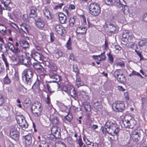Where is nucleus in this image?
I'll return each instance as SVG.
<instances>
[{
  "mask_svg": "<svg viewBox=\"0 0 147 147\" xmlns=\"http://www.w3.org/2000/svg\"><path fill=\"white\" fill-rule=\"evenodd\" d=\"M105 4L107 5H116L118 7H122V11L126 17L129 14V11L128 8L125 6V2L123 0H105Z\"/></svg>",
  "mask_w": 147,
  "mask_h": 147,
  "instance_id": "1",
  "label": "nucleus"
},
{
  "mask_svg": "<svg viewBox=\"0 0 147 147\" xmlns=\"http://www.w3.org/2000/svg\"><path fill=\"white\" fill-rule=\"evenodd\" d=\"M33 74V71L32 69L28 68L25 69L22 74L23 81L26 84L30 82Z\"/></svg>",
  "mask_w": 147,
  "mask_h": 147,
  "instance_id": "2",
  "label": "nucleus"
},
{
  "mask_svg": "<svg viewBox=\"0 0 147 147\" xmlns=\"http://www.w3.org/2000/svg\"><path fill=\"white\" fill-rule=\"evenodd\" d=\"M89 13L93 16L98 15L100 12L99 5L96 3H91L89 7Z\"/></svg>",
  "mask_w": 147,
  "mask_h": 147,
  "instance_id": "3",
  "label": "nucleus"
},
{
  "mask_svg": "<svg viewBox=\"0 0 147 147\" xmlns=\"http://www.w3.org/2000/svg\"><path fill=\"white\" fill-rule=\"evenodd\" d=\"M125 105L122 101H117L114 102L112 105V108L115 111L121 112L125 109Z\"/></svg>",
  "mask_w": 147,
  "mask_h": 147,
  "instance_id": "4",
  "label": "nucleus"
},
{
  "mask_svg": "<svg viewBox=\"0 0 147 147\" xmlns=\"http://www.w3.org/2000/svg\"><path fill=\"white\" fill-rule=\"evenodd\" d=\"M16 120L17 123L21 127L26 128L28 127V124L23 115H17L16 117Z\"/></svg>",
  "mask_w": 147,
  "mask_h": 147,
  "instance_id": "5",
  "label": "nucleus"
},
{
  "mask_svg": "<svg viewBox=\"0 0 147 147\" xmlns=\"http://www.w3.org/2000/svg\"><path fill=\"white\" fill-rule=\"evenodd\" d=\"M19 128L17 125L12 127L10 132L11 138L14 140H16L19 138Z\"/></svg>",
  "mask_w": 147,
  "mask_h": 147,
  "instance_id": "6",
  "label": "nucleus"
},
{
  "mask_svg": "<svg viewBox=\"0 0 147 147\" xmlns=\"http://www.w3.org/2000/svg\"><path fill=\"white\" fill-rule=\"evenodd\" d=\"M122 40L127 43H133L135 40L133 35H129L127 32H124L122 34Z\"/></svg>",
  "mask_w": 147,
  "mask_h": 147,
  "instance_id": "7",
  "label": "nucleus"
},
{
  "mask_svg": "<svg viewBox=\"0 0 147 147\" xmlns=\"http://www.w3.org/2000/svg\"><path fill=\"white\" fill-rule=\"evenodd\" d=\"M41 105L40 103L36 102L34 103L32 107L33 112L37 116L40 115V112L41 111Z\"/></svg>",
  "mask_w": 147,
  "mask_h": 147,
  "instance_id": "8",
  "label": "nucleus"
},
{
  "mask_svg": "<svg viewBox=\"0 0 147 147\" xmlns=\"http://www.w3.org/2000/svg\"><path fill=\"white\" fill-rule=\"evenodd\" d=\"M47 86L48 91L50 93H52L55 91H57L58 90H59V89L60 87L59 84L57 83L51 85L47 84Z\"/></svg>",
  "mask_w": 147,
  "mask_h": 147,
  "instance_id": "9",
  "label": "nucleus"
},
{
  "mask_svg": "<svg viewBox=\"0 0 147 147\" xmlns=\"http://www.w3.org/2000/svg\"><path fill=\"white\" fill-rule=\"evenodd\" d=\"M31 57L40 63L42 62V54L37 51L31 52L30 54Z\"/></svg>",
  "mask_w": 147,
  "mask_h": 147,
  "instance_id": "10",
  "label": "nucleus"
},
{
  "mask_svg": "<svg viewBox=\"0 0 147 147\" xmlns=\"http://www.w3.org/2000/svg\"><path fill=\"white\" fill-rule=\"evenodd\" d=\"M7 46L9 49L14 53L17 54L20 56H23L21 55V51L18 47L15 48L13 45L10 42H8L7 43Z\"/></svg>",
  "mask_w": 147,
  "mask_h": 147,
  "instance_id": "11",
  "label": "nucleus"
},
{
  "mask_svg": "<svg viewBox=\"0 0 147 147\" xmlns=\"http://www.w3.org/2000/svg\"><path fill=\"white\" fill-rule=\"evenodd\" d=\"M123 75V73L122 70L119 69H116L114 73V77L117 78V80L120 82H122L124 81V78Z\"/></svg>",
  "mask_w": 147,
  "mask_h": 147,
  "instance_id": "12",
  "label": "nucleus"
},
{
  "mask_svg": "<svg viewBox=\"0 0 147 147\" xmlns=\"http://www.w3.org/2000/svg\"><path fill=\"white\" fill-rule=\"evenodd\" d=\"M127 120H125L123 121L124 125L125 127L129 128L130 125H136V122L134 118L131 116H128Z\"/></svg>",
  "mask_w": 147,
  "mask_h": 147,
  "instance_id": "13",
  "label": "nucleus"
},
{
  "mask_svg": "<svg viewBox=\"0 0 147 147\" xmlns=\"http://www.w3.org/2000/svg\"><path fill=\"white\" fill-rule=\"evenodd\" d=\"M60 129L56 126H53L51 129L52 135L51 136H53L54 138H56L59 137L60 135Z\"/></svg>",
  "mask_w": 147,
  "mask_h": 147,
  "instance_id": "14",
  "label": "nucleus"
},
{
  "mask_svg": "<svg viewBox=\"0 0 147 147\" xmlns=\"http://www.w3.org/2000/svg\"><path fill=\"white\" fill-rule=\"evenodd\" d=\"M119 130L118 125L114 126L110 128H106V131L111 136H115L117 134Z\"/></svg>",
  "mask_w": 147,
  "mask_h": 147,
  "instance_id": "15",
  "label": "nucleus"
},
{
  "mask_svg": "<svg viewBox=\"0 0 147 147\" xmlns=\"http://www.w3.org/2000/svg\"><path fill=\"white\" fill-rule=\"evenodd\" d=\"M131 137L134 141L138 142L140 139V133L137 131H133L132 132Z\"/></svg>",
  "mask_w": 147,
  "mask_h": 147,
  "instance_id": "16",
  "label": "nucleus"
},
{
  "mask_svg": "<svg viewBox=\"0 0 147 147\" xmlns=\"http://www.w3.org/2000/svg\"><path fill=\"white\" fill-rule=\"evenodd\" d=\"M49 76L50 78L53 80V82H60L61 80L60 76L52 72H50Z\"/></svg>",
  "mask_w": 147,
  "mask_h": 147,
  "instance_id": "17",
  "label": "nucleus"
},
{
  "mask_svg": "<svg viewBox=\"0 0 147 147\" xmlns=\"http://www.w3.org/2000/svg\"><path fill=\"white\" fill-rule=\"evenodd\" d=\"M19 43L23 49L25 50L26 52L28 51L29 49L30 45L27 41L25 40H21L20 41Z\"/></svg>",
  "mask_w": 147,
  "mask_h": 147,
  "instance_id": "18",
  "label": "nucleus"
},
{
  "mask_svg": "<svg viewBox=\"0 0 147 147\" xmlns=\"http://www.w3.org/2000/svg\"><path fill=\"white\" fill-rule=\"evenodd\" d=\"M55 30L59 34L62 35L65 32L64 27L59 25H57L56 26Z\"/></svg>",
  "mask_w": 147,
  "mask_h": 147,
  "instance_id": "19",
  "label": "nucleus"
},
{
  "mask_svg": "<svg viewBox=\"0 0 147 147\" xmlns=\"http://www.w3.org/2000/svg\"><path fill=\"white\" fill-rule=\"evenodd\" d=\"M30 13L29 17L30 18L33 19L35 18L37 16L36 13L37 9L35 7L32 6L30 9Z\"/></svg>",
  "mask_w": 147,
  "mask_h": 147,
  "instance_id": "20",
  "label": "nucleus"
},
{
  "mask_svg": "<svg viewBox=\"0 0 147 147\" xmlns=\"http://www.w3.org/2000/svg\"><path fill=\"white\" fill-rule=\"evenodd\" d=\"M20 60L21 61L22 64L27 67H29L31 64L30 60L28 58L25 57H21Z\"/></svg>",
  "mask_w": 147,
  "mask_h": 147,
  "instance_id": "21",
  "label": "nucleus"
},
{
  "mask_svg": "<svg viewBox=\"0 0 147 147\" xmlns=\"http://www.w3.org/2000/svg\"><path fill=\"white\" fill-rule=\"evenodd\" d=\"M24 143L26 147H29L32 144V138L29 135H26L25 136Z\"/></svg>",
  "mask_w": 147,
  "mask_h": 147,
  "instance_id": "22",
  "label": "nucleus"
},
{
  "mask_svg": "<svg viewBox=\"0 0 147 147\" xmlns=\"http://www.w3.org/2000/svg\"><path fill=\"white\" fill-rule=\"evenodd\" d=\"M34 68L36 69L37 71L40 73L43 72L44 68L42 65L39 63H35L33 64Z\"/></svg>",
  "mask_w": 147,
  "mask_h": 147,
  "instance_id": "23",
  "label": "nucleus"
},
{
  "mask_svg": "<svg viewBox=\"0 0 147 147\" xmlns=\"http://www.w3.org/2000/svg\"><path fill=\"white\" fill-rule=\"evenodd\" d=\"M105 52L102 53L101 54L98 55H93V58L95 60H97L99 61H102L105 60L106 56L104 55Z\"/></svg>",
  "mask_w": 147,
  "mask_h": 147,
  "instance_id": "24",
  "label": "nucleus"
},
{
  "mask_svg": "<svg viewBox=\"0 0 147 147\" xmlns=\"http://www.w3.org/2000/svg\"><path fill=\"white\" fill-rule=\"evenodd\" d=\"M69 88L67 94L70 95L72 97H75L76 96V94L73 87L71 85H69Z\"/></svg>",
  "mask_w": 147,
  "mask_h": 147,
  "instance_id": "25",
  "label": "nucleus"
},
{
  "mask_svg": "<svg viewBox=\"0 0 147 147\" xmlns=\"http://www.w3.org/2000/svg\"><path fill=\"white\" fill-rule=\"evenodd\" d=\"M50 120L53 124L56 125L59 122L58 119L55 114L51 115H50Z\"/></svg>",
  "mask_w": 147,
  "mask_h": 147,
  "instance_id": "26",
  "label": "nucleus"
},
{
  "mask_svg": "<svg viewBox=\"0 0 147 147\" xmlns=\"http://www.w3.org/2000/svg\"><path fill=\"white\" fill-rule=\"evenodd\" d=\"M0 44V52H2L3 54L6 53L7 52V48L6 45L4 41L3 42H1Z\"/></svg>",
  "mask_w": 147,
  "mask_h": 147,
  "instance_id": "27",
  "label": "nucleus"
},
{
  "mask_svg": "<svg viewBox=\"0 0 147 147\" xmlns=\"http://www.w3.org/2000/svg\"><path fill=\"white\" fill-rule=\"evenodd\" d=\"M59 20L60 23L63 24L65 23L66 19V16L62 13H59Z\"/></svg>",
  "mask_w": 147,
  "mask_h": 147,
  "instance_id": "28",
  "label": "nucleus"
},
{
  "mask_svg": "<svg viewBox=\"0 0 147 147\" xmlns=\"http://www.w3.org/2000/svg\"><path fill=\"white\" fill-rule=\"evenodd\" d=\"M35 23L36 26L39 28H43L45 25L44 22L40 18L35 20Z\"/></svg>",
  "mask_w": 147,
  "mask_h": 147,
  "instance_id": "29",
  "label": "nucleus"
},
{
  "mask_svg": "<svg viewBox=\"0 0 147 147\" xmlns=\"http://www.w3.org/2000/svg\"><path fill=\"white\" fill-rule=\"evenodd\" d=\"M1 3L4 5L6 9L10 10V8L8 7L7 6L11 3L10 0H0Z\"/></svg>",
  "mask_w": 147,
  "mask_h": 147,
  "instance_id": "30",
  "label": "nucleus"
},
{
  "mask_svg": "<svg viewBox=\"0 0 147 147\" xmlns=\"http://www.w3.org/2000/svg\"><path fill=\"white\" fill-rule=\"evenodd\" d=\"M117 125V124H115V123H113L112 121H111L110 120H108L106 122L105 125V128L106 130V128H111V127H113L114 126H116Z\"/></svg>",
  "mask_w": 147,
  "mask_h": 147,
  "instance_id": "31",
  "label": "nucleus"
},
{
  "mask_svg": "<svg viewBox=\"0 0 147 147\" xmlns=\"http://www.w3.org/2000/svg\"><path fill=\"white\" fill-rule=\"evenodd\" d=\"M87 30L85 27H79L77 28L76 32L78 34H82L86 33Z\"/></svg>",
  "mask_w": 147,
  "mask_h": 147,
  "instance_id": "32",
  "label": "nucleus"
},
{
  "mask_svg": "<svg viewBox=\"0 0 147 147\" xmlns=\"http://www.w3.org/2000/svg\"><path fill=\"white\" fill-rule=\"evenodd\" d=\"M20 28L26 34H27L28 33V31L29 29V26L26 24H23L20 25Z\"/></svg>",
  "mask_w": 147,
  "mask_h": 147,
  "instance_id": "33",
  "label": "nucleus"
},
{
  "mask_svg": "<svg viewBox=\"0 0 147 147\" xmlns=\"http://www.w3.org/2000/svg\"><path fill=\"white\" fill-rule=\"evenodd\" d=\"M107 27L109 29V32L111 33L114 32L116 29V27L115 25L111 23H109Z\"/></svg>",
  "mask_w": 147,
  "mask_h": 147,
  "instance_id": "34",
  "label": "nucleus"
},
{
  "mask_svg": "<svg viewBox=\"0 0 147 147\" xmlns=\"http://www.w3.org/2000/svg\"><path fill=\"white\" fill-rule=\"evenodd\" d=\"M0 32L4 35H5L7 34V28L6 26L3 24H0Z\"/></svg>",
  "mask_w": 147,
  "mask_h": 147,
  "instance_id": "35",
  "label": "nucleus"
},
{
  "mask_svg": "<svg viewBox=\"0 0 147 147\" xmlns=\"http://www.w3.org/2000/svg\"><path fill=\"white\" fill-rule=\"evenodd\" d=\"M1 59L4 62L5 65V67L7 69H9V63L7 61V59L5 57L4 54H2L1 55Z\"/></svg>",
  "mask_w": 147,
  "mask_h": 147,
  "instance_id": "36",
  "label": "nucleus"
},
{
  "mask_svg": "<svg viewBox=\"0 0 147 147\" xmlns=\"http://www.w3.org/2000/svg\"><path fill=\"white\" fill-rule=\"evenodd\" d=\"M93 106L94 108L98 110L99 111L101 107V102H100L96 101L94 103Z\"/></svg>",
  "mask_w": 147,
  "mask_h": 147,
  "instance_id": "37",
  "label": "nucleus"
},
{
  "mask_svg": "<svg viewBox=\"0 0 147 147\" xmlns=\"http://www.w3.org/2000/svg\"><path fill=\"white\" fill-rule=\"evenodd\" d=\"M40 83L38 79H37L32 86V88L34 89H38L40 88Z\"/></svg>",
  "mask_w": 147,
  "mask_h": 147,
  "instance_id": "38",
  "label": "nucleus"
},
{
  "mask_svg": "<svg viewBox=\"0 0 147 147\" xmlns=\"http://www.w3.org/2000/svg\"><path fill=\"white\" fill-rule=\"evenodd\" d=\"M49 67L51 71V72H55L57 69V67L56 65L52 63L49 64Z\"/></svg>",
  "mask_w": 147,
  "mask_h": 147,
  "instance_id": "39",
  "label": "nucleus"
},
{
  "mask_svg": "<svg viewBox=\"0 0 147 147\" xmlns=\"http://www.w3.org/2000/svg\"><path fill=\"white\" fill-rule=\"evenodd\" d=\"M63 55V53L60 50L57 49L56 52L55 53V56L57 59L62 56Z\"/></svg>",
  "mask_w": 147,
  "mask_h": 147,
  "instance_id": "40",
  "label": "nucleus"
},
{
  "mask_svg": "<svg viewBox=\"0 0 147 147\" xmlns=\"http://www.w3.org/2000/svg\"><path fill=\"white\" fill-rule=\"evenodd\" d=\"M55 147H66L65 144L63 142L61 141L56 142Z\"/></svg>",
  "mask_w": 147,
  "mask_h": 147,
  "instance_id": "41",
  "label": "nucleus"
},
{
  "mask_svg": "<svg viewBox=\"0 0 147 147\" xmlns=\"http://www.w3.org/2000/svg\"><path fill=\"white\" fill-rule=\"evenodd\" d=\"M69 85H67L66 86H62L61 87L62 91L64 92L65 93L67 94L69 90Z\"/></svg>",
  "mask_w": 147,
  "mask_h": 147,
  "instance_id": "42",
  "label": "nucleus"
},
{
  "mask_svg": "<svg viewBox=\"0 0 147 147\" xmlns=\"http://www.w3.org/2000/svg\"><path fill=\"white\" fill-rule=\"evenodd\" d=\"M138 45L140 47L147 45V41L145 40H141L139 42Z\"/></svg>",
  "mask_w": 147,
  "mask_h": 147,
  "instance_id": "43",
  "label": "nucleus"
},
{
  "mask_svg": "<svg viewBox=\"0 0 147 147\" xmlns=\"http://www.w3.org/2000/svg\"><path fill=\"white\" fill-rule=\"evenodd\" d=\"M3 81L5 84H8L11 82V80L9 78L7 74L6 76L4 78Z\"/></svg>",
  "mask_w": 147,
  "mask_h": 147,
  "instance_id": "44",
  "label": "nucleus"
},
{
  "mask_svg": "<svg viewBox=\"0 0 147 147\" xmlns=\"http://www.w3.org/2000/svg\"><path fill=\"white\" fill-rule=\"evenodd\" d=\"M76 85L78 87L82 86L83 85V82L81 81L80 78L77 77L76 80Z\"/></svg>",
  "mask_w": 147,
  "mask_h": 147,
  "instance_id": "45",
  "label": "nucleus"
},
{
  "mask_svg": "<svg viewBox=\"0 0 147 147\" xmlns=\"http://www.w3.org/2000/svg\"><path fill=\"white\" fill-rule=\"evenodd\" d=\"M72 119V115L69 114L67 115L65 117L64 119L65 121H67L68 122H70Z\"/></svg>",
  "mask_w": 147,
  "mask_h": 147,
  "instance_id": "46",
  "label": "nucleus"
},
{
  "mask_svg": "<svg viewBox=\"0 0 147 147\" xmlns=\"http://www.w3.org/2000/svg\"><path fill=\"white\" fill-rule=\"evenodd\" d=\"M4 102V97L2 94L1 92H0V106L3 104Z\"/></svg>",
  "mask_w": 147,
  "mask_h": 147,
  "instance_id": "47",
  "label": "nucleus"
},
{
  "mask_svg": "<svg viewBox=\"0 0 147 147\" xmlns=\"http://www.w3.org/2000/svg\"><path fill=\"white\" fill-rule=\"evenodd\" d=\"M43 13L45 16L47 18L49 17V16H50V13L49 10L47 9H45L43 10Z\"/></svg>",
  "mask_w": 147,
  "mask_h": 147,
  "instance_id": "48",
  "label": "nucleus"
},
{
  "mask_svg": "<svg viewBox=\"0 0 147 147\" xmlns=\"http://www.w3.org/2000/svg\"><path fill=\"white\" fill-rule=\"evenodd\" d=\"M66 46L68 49H71V42L70 41V38H69V40L66 44Z\"/></svg>",
  "mask_w": 147,
  "mask_h": 147,
  "instance_id": "49",
  "label": "nucleus"
},
{
  "mask_svg": "<svg viewBox=\"0 0 147 147\" xmlns=\"http://www.w3.org/2000/svg\"><path fill=\"white\" fill-rule=\"evenodd\" d=\"M75 19L74 18H71L69 20V25L71 26H73L74 23Z\"/></svg>",
  "mask_w": 147,
  "mask_h": 147,
  "instance_id": "50",
  "label": "nucleus"
},
{
  "mask_svg": "<svg viewBox=\"0 0 147 147\" xmlns=\"http://www.w3.org/2000/svg\"><path fill=\"white\" fill-rule=\"evenodd\" d=\"M84 107L85 110L87 111H89L90 110V106L89 104H85L84 105Z\"/></svg>",
  "mask_w": 147,
  "mask_h": 147,
  "instance_id": "51",
  "label": "nucleus"
},
{
  "mask_svg": "<svg viewBox=\"0 0 147 147\" xmlns=\"http://www.w3.org/2000/svg\"><path fill=\"white\" fill-rule=\"evenodd\" d=\"M63 3H61L59 4L58 5H56L54 8V9H61L62 7V6L63 5Z\"/></svg>",
  "mask_w": 147,
  "mask_h": 147,
  "instance_id": "52",
  "label": "nucleus"
},
{
  "mask_svg": "<svg viewBox=\"0 0 147 147\" xmlns=\"http://www.w3.org/2000/svg\"><path fill=\"white\" fill-rule=\"evenodd\" d=\"M132 74L134 76H140L141 78H143V77L139 73L135 71H132Z\"/></svg>",
  "mask_w": 147,
  "mask_h": 147,
  "instance_id": "53",
  "label": "nucleus"
},
{
  "mask_svg": "<svg viewBox=\"0 0 147 147\" xmlns=\"http://www.w3.org/2000/svg\"><path fill=\"white\" fill-rule=\"evenodd\" d=\"M60 107L61 110L63 112H65L67 109V107L63 105H62Z\"/></svg>",
  "mask_w": 147,
  "mask_h": 147,
  "instance_id": "54",
  "label": "nucleus"
},
{
  "mask_svg": "<svg viewBox=\"0 0 147 147\" xmlns=\"http://www.w3.org/2000/svg\"><path fill=\"white\" fill-rule=\"evenodd\" d=\"M109 61L111 63H112L113 61V58L112 56L110 54L108 55Z\"/></svg>",
  "mask_w": 147,
  "mask_h": 147,
  "instance_id": "55",
  "label": "nucleus"
},
{
  "mask_svg": "<svg viewBox=\"0 0 147 147\" xmlns=\"http://www.w3.org/2000/svg\"><path fill=\"white\" fill-rule=\"evenodd\" d=\"M124 63L123 62H118L117 63V65L118 66H119L121 67H123L124 66Z\"/></svg>",
  "mask_w": 147,
  "mask_h": 147,
  "instance_id": "56",
  "label": "nucleus"
},
{
  "mask_svg": "<svg viewBox=\"0 0 147 147\" xmlns=\"http://www.w3.org/2000/svg\"><path fill=\"white\" fill-rule=\"evenodd\" d=\"M114 48L116 50L118 51H120L121 49V47L118 45H114Z\"/></svg>",
  "mask_w": 147,
  "mask_h": 147,
  "instance_id": "57",
  "label": "nucleus"
},
{
  "mask_svg": "<svg viewBox=\"0 0 147 147\" xmlns=\"http://www.w3.org/2000/svg\"><path fill=\"white\" fill-rule=\"evenodd\" d=\"M92 144L91 146H88V147H98V144L96 142H92Z\"/></svg>",
  "mask_w": 147,
  "mask_h": 147,
  "instance_id": "58",
  "label": "nucleus"
},
{
  "mask_svg": "<svg viewBox=\"0 0 147 147\" xmlns=\"http://www.w3.org/2000/svg\"><path fill=\"white\" fill-rule=\"evenodd\" d=\"M124 95L126 99L128 100L129 99V96L128 95V92H126L124 93Z\"/></svg>",
  "mask_w": 147,
  "mask_h": 147,
  "instance_id": "59",
  "label": "nucleus"
},
{
  "mask_svg": "<svg viewBox=\"0 0 147 147\" xmlns=\"http://www.w3.org/2000/svg\"><path fill=\"white\" fill-rule=\"evenodd\" d=\"M118 89L120 91H124L125 90L123 88L122 86H119L118 87Z\"/></svg>",
  "mask_w": 147,
  "mask_h": 147,
  "instance_id": "60",
  "label": "nucleus"
},
{
  "mask_svg": "<svg viewBox=\"0 0 147 147\" xmlns=\"http://www.w3.org/2000/svg\"><path fill=\"white\" fill-rule=\"evenodd\" d=\"M69 59H71L73 61L74 60L75 58L74 57V55L73 54H70V55H69Z\"/></svg>",
  "mask_w": 147,
  "mask_h": 147,
  "instance_id": "61",
  "label": "nucleus"
},
{
  "mask_svg": "<svg viewBox=\"0 0 147 147\" xmlns=\"http://www.w3.org/2000/svg\"><path fill=\"white\" fill-rule=\"evenodd\" d=\"M75 6L71 4L69 5V8L70 9H75Z\"/></svg>",
  "mask_w": 147,
  "mask_h": 147,
  "instance_id": "62",
  "label": "nucleus"
},
{
  "mask_svg": "<svg viewBox=\"0 0 147 147\" xmlns=\"http://www.w3.org/2000/svg\"><path fill=\"white\" fill-rule=\"evenodd\" d=\"M143 19L145 21L147 22V13L144 15Z\"/></svg>",
  "mask_w": 147,
  "mask_h": 147,
  "instance_id": "63",
  "label": "nucleus"
},
{
  "mask_svg": "<svg viewBox=\"0 0 147 147\" xmlns=\"http://www.w3.org/2000/svg\"><path fill=\"white\" fill-rule=\"evenodd\" d=\"M7 147H14L13 144L11 143L8 144Z\"/></svg>",
  "mask_w": 147,
  "mask_h": 147,
  "instance_id": "64",
  "label": "nucleus"
}]
</instances>
